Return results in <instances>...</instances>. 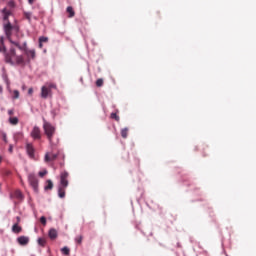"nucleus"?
Masks as SVG:
<instances>
[{"mask_svg":"<svg viewBox=\"0 0 256 256\" xmlns=\"http://www.w3.org/2000/svg\"><path fill=\"white\" fill-rule=\"evenodd\" d=\"M3 29H4V33H5L8 41L12 45H15V47H17L20 51H23V46H21V44H19V42L13 41V39L11 38V36L13 35V25L11 24V22L8 21L6 24H4Z\"/></svg>","mask_w":256,"mask_h":256,"instance_id":"1","label":"nucleus"},{"mask_svg":"<svg viewBox=\"0 0 256 256\" xmlns=\"http://www.w3.org/2000/svg\"><path fill=\"white\" fill-rule=\"evenodd\" d=\"M43 129L47 139L51 143V141H53V136L55 135V127L51 125V123L47 122L45 118H43Z\"/></svg>","mask_w":256,"mask_h":256,"instance_id":"2","label":"nucleus"},{"mask_svg":"<svg viewBox=\"0 0 256 256\" xmlns=\"http://www.w3.org/2000/svg\"><path fill=\"white\" fill-rule=\"evenodd\" d=\"M28 183L35 193H39V179L35 173L28 174Z\"/></svg>","mask_w":256,"mask_h":256,"instance_id":"3","label":"nucleus"},{"mask_svg":"<svg viewBox=\"0 0 256 256\" xmlns=\"http://www.w3.org/2000/svg\"><path fill=\"white\" fill-rule=\"evenodd\" d=\"M17 56V52L15 48H10L9 52L5 55L6 63H10V65H15V57Z\"/></svg>","mask_w":256,"mask_h":256,"instance_id":"4","label":"nucleus"},{"mask_svg":"<svg viewBox=\"0 0 256 256\" xmlns=\"http://www.w3.org/2000/svg\"><path fill=\"white\" fill-rule=\"evenodd\" d=\"M69 173L67 171L61 172L60 174V184L59 187H69Z\"/></svg>","mask_w":256,"mask_h":256,"instance_id":"5","label":"nucleus"},{"mask_svg":"<svg viewBox=\"0 0 256 256\" xmlns=\"http://www.w3.org/2000/svg\"><path fill=\"white\" fill-rule=\"evenodd\" d=\"M30 137H32V139L35 141L41 139V128H39V126H34L30 132Z\"/></svg>","mask_w":256,"mask_h":256,"instance_id":"6","label":"nucleus"},{"mask_svg":"<svg viewBox=\"0 0 256 256\" xmlns=\"http://www.w3.org/2000/svg\"><path fill=\"white\" fill-rule=\"evenodd\" d=\"M52 95L53 92L46 85L41 87L40 97H42V99H47L48 97H52Z\"/></svg>","mask_w":256,"mask_h":256,"instance_id":"7","label":"nucleus"},{"mask_svg":"<svg viewBox=\"0 0 256 256\" xmlns=\"http://www.w3.org/2000/svg\"><path fill=\"white\" fill-rule=\"evenodd\" d=\"M24 51H25V55H26L28 61H33V59H35V57H37L35 49H31V50L25 49Z\"/></svg>","mask_w":256,"mask_h":256,"instance_id":"8","label":"nucleus"},{"mask_svg":"<svg viewBox=\"0 0 256 256\" xmlns=\"http://www.w3.org/2000/svg\"><path fill=\"white\" fill-rule=\"evenodd\" d=\"M26 151H27V154L29 155V157L31 159H33L35 157V148L33 147V144L27 143L26 144Z\"/></svg>","mask_w":256,"mask_h":256,"instance_id":"9","label":"nucleus"},{"mask_svg":"<svg viewBox=\"0 0 256 256\" xmlns=\"http://www.w3.org/2000/svg\"><path fill=\"white\" fill-rule=\"evenodd\" d=\"M17 243H19V245H22L23 247H25V245L29 244V237H27V236L18 237Z\"/></svg>","mask_w":256,"mask_h":256,"instance_id":"10","label":"nucleus"},{"mask_svg":"<svg viewBox=\"0 0 256 256\" xmlns=\"http://www.w3.org/2000/svg\"><path fill=\"white\" fill-rule=\"evenodd\" d=\"M2 15H3V21H7V23H9V17H11L10 10H7V8L2 9Z\"/></svg>","mask_w":256,"mask_h":256,"instance_id":"11","label":"nucleus"},{"mask_svg":"<svg viewBox=\"0 0 256 256\" xmlns=\"http://www.w3.org/2000/svg\"><path fill=\"white\" fill-rule=\"evenodd\" d=\"M57 154H53V153H46L45 154V161L47 162V163H49V161H55V159H57Z\"/></svg>","mask_w":256,"mask_h":256,"instance_id":"12","label":"nucleus"},{"mask_svg":"<svg viewBox=\"0 0 256 256\" xmlns=\"http://www.w3.org/2000/svg\"><path fill=\"white\" fill-rule=\"evenodd\" d=\"M25 63V59L23 58V55H19L14 58V65H23Z\"/></svg>","mask_w":256,"mask_h":256,"instance_id":"13","label":"nucleus"},{"mask_svg":"<svg viewBox=\"0 0 256 256\" xmlns=\"http://www.w3.org/2000/svg\"><path fill=\"white\" fill-rule=\"evenodd\" d=\"M65 189H67V187L58 186V197H60V199H65Z\"/></svg>","mask_w":256,"mask_h":256,"instance_id":"14","label":"nucleus"},{"mask_svg":"<svg viewBox=\"0 0 256 256\" xmlns=\"http://www.w3.org/2000/svg\"><path fill=\"white\" fill-rule=\"evenodd\" d=\"M58 233L55 228H51L48 232V237L52 240H54L57 237Z\"/></svg>","mask_w":256,"mask_h":256,"instance_id":"15","label":"nucleus"},{"mask_svg":"<svg viewBox=\"0 0 256 256\" xmlns=\"http://www.w3.org/2000/svg\"><path fill=\"white\" fill-rule=\"evenodd\" d=\"M3 81L6 83L8 91H11V81H9V77L6 74L3 75Z\"/></svg>","mask_w":256,"mask_h":256,"instance_id":"16","label":"nucleus"},{"mask_svg":"<svg viewBox=\"0 0 256 256\" xmlns=\"http://www.w3.org/2000/svg\"><path fill=\"white\" fill-rule=\"evenodd\" d=\"M21 231H23V229L21 228V226H19V224L16 223L12 226V233L18 234L21 233Z\"/></svg>","mask_w":256,"mask_h":256,"instance_id":"17","label":"nucleus"},{"mask_svg":"<svg viewBox=\"0 0 256 256\" xmlns=\"http://www.w3.org/2000/svg\"><path fill=\"white\" fill-rule=\"evenodd\" d=\"M1 51H7V48H5V38L3 36L0 37V53Z\"/></svg>","mask_w":256,"mask_h":256,"instance_id":"18","label":"nucleus"},{"mask_svg":"<svg viewBox=\"0 0 256 256\" xmlns=\"http://www.w3.org/2000/svg\"><path fill=\"white\" fill-rule=\"evenodd\" d=\"M23 15H24L25 19H27V21L29 23H31V19H33V12L24 11Z\"/></svg>","mask_w":256,"mask_h":256,"instance_id":"19","label":"nucleus"},{"mask_svg":"<svg viewBox=\"0 0 256 256\" xmlns=\"http://www.w3.org/2000/svg\"><path fill=\"white\" fill-rule=\"evenodd\" d=\"M66 11L69 13V17H75V11L73 10V7L68 6Z\"/></svg>","mask_w":256,"mask_h":256,"instance_id":"20","label":"nucleus"},{"mask_svg":"<svg viewBox=\"0 0 256 256\" xmlns=\"http://www.w3.org/2000/svg\"><path fill=\"white\" fill-rule=\"evenodd\" d=\"M9 123L11 125H17V123H19V118H17V117H10L9 118Z\"/></svg>","mask_w":256,"mask_h":256,"instance_id":"21","label":"nucleus"},{"mask_svg":"<svg viewBox=\"0 0 256 256\" xmlns=\"http://www.w3.org/2000/svg\"><path fill=\"white\" fill-rule=\"evenodd\" d=\"M46 191L53 189V181L47 180V185L44 187Z\"/></svg>","mask_w":256,"mask_h":256,"instance_id":"22","label":"nucleus"},{"mask_svg":"<svg viewBox=\"0 0 256 256\" xmlns=\"http://www.w3.org/2000/svg\"><path fill=\"white\" fill-rule=\"evenodd\" d=\"M129 133V129L128 128H124L121 130V137H123V139H127V135Z\"/></svg>","mask_w":256,"mask_h":256,"instance_id":"23","label":"nucleus"},{"mask_svg":"<svg viewBox=\"0 0 256 256\" xmlns=\"http://www.w3.org/2000/svg\"><path fill=\"white\" fill-rule=\"evenodd\" d=\"M37 243L40 245V247H45L47 241H45V238H38Z\"/></svg>","mask_w":256,"mask_h":256,"instance_id":"24","label":"nucleus"},{"mask_svg":"<svg viewBox=\"0 0 256 256\" xmlns=\"http://www.w3.org/2000/svg\"><path fill=\"white\" fill-rule=\"evenodd\" d=\"M46 87L51 91V89H57V85L53 83H46Z\"/></svg>","mask_w":256,"mask_h":256,"instance_id":"25","label":"nucleus"},{"mask_svg":"<svg viewBox=\"0 0 256 256\" xmlns=\"http://www.w3.org/2000/svg\"><path fill=\"white\" fill-rule=\"evenodd\" d=\"M14 197H16V199H23V194L21 193V191L17 190L14 193Z\"/></svg>","mask_w":256,"mask_h":256,"instance_id":"26","label":"nucleus"},{"mask_svg":"<svg viewBox=\"0 0 256 256\" xmlns=\"http://www.w3.org/2000/svg\"><path fill=\"white\" fill-rule=\"evenodd\" d=\"M61 252L63 253V255H69L70 253L69 247L65 246L61 248Z\"/></svg>","mask_w":256,"mask_h":256,"instance_id":"27","label":"nucleus"},{"mask_svg":"<svg viewBox=\"0 0 256 256\" xmlns=\"http://www.w3.org/2000/svg\"><path fill=\"white\" fill-rule=\"evenodd\" d=\"M47 41H49L48 37L42 36L39 38V43H47Z\"/></svg>","mask_w":256,"mask_h":256,"instance_id":"28","label":"nucleus"},{"mask_svg":"<svg viewBox=\"0 0 256 256\" xmlns=\"http://www.w3.org/2000/svg\"><path fill=\"white\" fill-rule=\"evenodd\" d=\"M96 85L98 87H103V79L102 78H99L97 81H96Z\"/></svg>","mask_w":256,"mask_h":256,"instance_id":"29","label":"nucleus"},{"mask_svg":"<svg viewBox=\"0 0 256 256\" xmlns=\"http://www.w3.org/2000/svg\"><path fill=\"white\" fill-rule=\"evenodd\" d=\"M40 223H42V225H47V218H45V216H42L40 218Z\"/></svg>","mask_w":256,"mask_h":256,"instance_id":"30","label":"nucleus"},{"mask_svg":"<svg viewBox=\"0 0 256 256\" xmlns=\"http://www.w3.org/2000/svg\"><path fill=\"white\" fill-rule=\"evenodd\" d=\"M75 241H76V243L81 244L82 241H83V237H82V236H77V237L75 238Z\"/></svg>","mask_w":256,"mask_h":256,"instance_id":"31","label":"nucleus"},{"mask_svg":"<svg viewBox=\"0 0 256 256\" xmlns=\"http://www.w3.org/2000/svg\"><path fill=\"white\" fill-rule=\"evenodd\" d=\"M13 93H14L13 99H19V91L14 90Z\"/></svg>","mask_w":256,"mask_h":256,"instance_id":"32","label":"nucleus"},{"mask_svg":"<svg viewBox=\"0 0 256 256\" xmlns=\"http://www.w3.org/2000/svg\"><path fill=\"white\" fill-rule=\"evenodd\" d=\"M111 119H115V121H119V116H117V113H112Z\"/></svg>","mask_w":256,"mask_h":256,"instance_id":"33","label":"nucleus"},{"mask_svg":"<svg viewBox=\"0 0 256 256\" xmlns=\"http://www.w3.org/2000/svg\"><path fill=\"white\" fill-rule=\"evenodd\" d=\"M39 177H45V175H47V170H43L39 172Z\"/></svg>","mask_w":256,"mask_h":256,"instance_id":"34","label":"nucleus"},{"mask_svg":"<svg viewBox=\"0 0 256 256\" xmlns=\"http://www.w3.org/2000/svg\"><path fill=\"white\" fill-rule=\"evenodd\" d=\"M8 5H9L12 9L15 8V1L10 0V1L8 2Z\"/></svg>","mask_w":256,"mask_h":256,"instance_id":"35","label":"nucleus"},{"mask_svg":"<svg viewBox=\"0 0 256 256\" xmlns=\"http://www.w3.org/2000/svg\"><path fill=\"white\" fill-rule=\"evenodd\" d=\"M2 139L4 141V143H7V134L5 132L2 133Z\"/></svg>","mask_w":256,"mask_h":256,"instance_id":"36","label":"nucleus"},{"mask_svg":"<svg viewBox=\"0 0 256 256\" xmlns=\"http://www.w3.org/2000/svg\"><path fill=\"white\" fill-rule=\"evenodd\" d=\"M28 95H33V88L28 89Z\"/></svg>","mask_w":256,"mask_h":256,"instance_id":"37","label":"nucleus"},{"mask_svg":"<svg viewBox=\"0 0 256 256\" xmlns=\"http://www.w3.org/2000/svg\"><path fill=\"white\" fill-rule=\"evenodd\" d=\"M8 151H9V153H13V145H10V146H9Z\"/></svg>","mask_w":256,"mask_h":256,"instance_id":"38","label":"nucleus"},{"mask_svg":"<svg viewBox=\"0 0 256 256\" xmlns=\"http://www.w3.org/2000/svg\"><path fill=\"white\" fill-rule=\"evenodd\" d=\"M35 1H37V0H28V3H29V5H33V3H35Z\"/></svg>","mask_w":256,"mask_h":256,"instance_id":"39","label":"nucleus"},{"mask_svg":"<svg viewBox=\"0 0 256 256\" xmlns=\"http://www.w3.org/2000/svg\"><path fill=\"white\" fill-rule=\"evenodd\" d=\"M39 48L43 49V42H39Z\"/></svg>","mask_w":256,"mask_h":256,"instance_id":"40","label":"nucleus"},{"mask_svg":"<svg viewBox=\"0 0 256 256\" xmlns=\"http://www.w3.org/2000/svg\"><path fill=\"white\" fill-rule=\"evenodd\" d=\"M13 110H8V115H13Z\"/></svg>","mask_w":256,"mask_h":256,"instance_id":"41","label":"nucleus"},{"mask_svg":"<svg viewBox=\"0 0 256 256\" xmlns=\"http://www.w3.org/2000/svg\"><path fill=\"white\" fill-rule=\"evenodd\" d=\"M0 94H3V86L0 85Z\"/></svg>","mask_w":256,"mask_h":256,"instance_id":"42","label":"nucleus"},{"mask_svg":"<svg viewBox=\"0 0 256 256\" xmlns=\"http://www.w3.org/2000/svg\"><path fill=\"white\" fill-rule=\"evenodd\" d=\"M1 161H3V156H0V163H1Z\"/></svg>","mask_w":256,"mask_h":256,"instance_id":"43","label":"nucleus"},{"mask_svg":"<svg viewBox=\"0 0 256 256\" xmlns=\"http://www.w3.org/2000/svg\"><path fill=\"white\" fill-rule=\"evenodd\" d=\"M33 19H35V21H37V17L33 16Z\"/></svg>","mask_w":256,"mask_h":256,"instance_id":"44","label":"nucleus"},{"mask_svg":"<svg viewBox=\"0 0 256 256\" xmlns=\"http://www.w3.org/2000/svg\"><path fill=\"white\" fill-rule=\"evenodd\" d=\"M18 221H19V217H17Z\"/></svg>","mask_w":256,"mask_h":256,"instance_id":"45","label":"nucleus"}]
</instances>
